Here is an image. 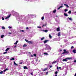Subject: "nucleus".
Returning <instances> with one entry per match:
<instances>
[{
    "label": "nucleus",
    "instance_id": "f257e3e1",
    "mask_svg": "<svg viewBox=\"0 0 76 76\" xmlns=\"http://www.w3.org/2000/svg\"><path fill=\"white\" fill-rule=\"evenodd\" d=\"M64 52L62 53V54H68L69 53V52L66 51V50L64 49Z\"/></svg>",
    "mask_w": 76,
    "mask_h": 76
},
{
    "label": "nucleus",
    "instance_id": "f03ea898",
    "mask_svg": "<svg viewBox=\"0 0 76 76\" xmlns=\"http://www.w3.org/2000/svg\"><path fill=\"white\" fill-rule=\"evenodd\" d=\"M25 41H26L27 42H28V44H33V42H32V41H29L27 40H26V39H25Z\"/></svg>",
    "mask_w": 76,
    "mask_h": 76
},
{
    "label": "nucleus",
    "instance_id": "7ed1b4c3",
    "mask_svg": "<svg viewBox=\"0 0 76 76\" xmlns=\"http://www.w3.org/2000/svg\"><path fill=\"white\" fill-rule=\"evenodd\" d=\"M11 15H12V14H10L7 17H6L5 18V19H8V18H9L10 17V16H11Z\"/></svg>",
    "mask_w": 76,
    "mask_h": 76
},
{
    "label": "nucleus",
    "instance_id": "20e7f679",
    "mask_svg": "<svg viewBox=\"0 0 76 76\" xmlns=\"http://www.w3.org/2000/svg\"><path fill=\"white\" fill-rule=\"evenodd\" d=\"M48 69V68H45L44 69H42V71L43 72H45V71H46Z\"/></svg>",
    "mask_w": 76,
    "mask_h": 76
},
{
    "label": "nucleus",
    "instance_id": "39448f33",
    "mask_svg": "<svg viewBox=\"0 0 76 76\" xmlns=\"http://www.w3.org/2000/svg\"><path fill=\"white\" fill-rule=\"evenodd\" d=\"M48 41H49L47 40L44 41H43L44 44H46V43H47V42H48Z\"/></svg>",
    "mask_w": 76,
    "mask_h": 76
},
{
    "label": "nucleus",
    "instance_id": "423d86ee",
    "mask_svg": "<svg viewBox=\"0 0 76 76\" xmlns=\"http://www.w3.org/2000/svg\"><path fill=\"white\" fill-rule=\"evenodd\" d=\"M67 58H66L65 59H63L62 60L63 61H67Z\"/></svg>",
    "mask_w": 76,
    "mask_h": 76
},
{
    "label": "nucleus",
    "instance_id": "0eeeda50",
    "mask_svg": "<svg viewBox=\"0 0 76 76\" xmlns=\"http://www.w3.org/2000/svg\"><path fill=\"white\" fill-rule=\"evenodd\" d=\"M57 31H60V28L58 27L56 29Z\"/></svg>",
    "mask_w": 76,
    "mask_h": 76
},
{
    "label": "nucleus",
    "instance_id": "6e6552de",
    "mask_svg": "<svg viewBox=\"0 0 76 76\" xmlns=\"http://www.w3.org/2000/svg\"><path fill=\"white\" fill-rule=\"evenodd\" d=\"M61 33L60 32H59L58 34V37H60V36H61V34H60V33Z\"/></svg>",
    "mask_w": 76,
    "mask_h": 76
},
{
    "label": "nucleus",
    "instance_id": "1a4fd4ad",
    "mask_svg": "<svg viewBox=\"0 0 76 76\" xmlns=\"http://www.w3.org/2000/svg\"><path fill=\"white\" fill-rule=\"evenodd\" d=\"M76 50L75 49L73 50L72 51V52L73 53H76Z\"/></svg>",
    "mask_w": 76,
    "mask_h": 76
},
{
    "label": "nucleus",
    "instance_id": "9d476101",
    "mask_svg": "<svg viewBox=\"0 0 76 76\" xmlns=\"http://www.w3.org/2000/svg\"><path fill=\"white\" fill-rule=\"evenodd\" d=\"M14 64L15 65V66H18V65L16 64V62H15V61H14Z\"/></svg>",
    "mask_w": 76,
    "mask_h": 76
},
{
    "label": "nucleus",
    "instance_id": "9b49d317",
    "mask_svg": "<svg viewBox=\"0 0 76 76\" xmlns=\"http://www.w3.org/2000/svg\"><path fill=\"white\" fill-rule=\"evenodd\" d=\"M23 68L24 69H28V67L26 66H24L23 67Z\"/></svg>",
    "mask_w": 76,
    "mask_h": 76
},
{
    "label": "nucleus",
    "instance_id": "f8f14e48",
    "mask_svg": "<svg viewBox=\"0 0 76 76\" xmlns=\"http://www.w3.org/2000/svg\"><path fill=\"white\" fill-rule=\"evenodd\" d=\"M19 41H16L15 42V43H14V45H17V44H18V42Z\"/></svg>",
    "mask_w": 76,
    "mask_h": 76
},
{
    "label": "nucleus",
    "instance_id": "ddd939ff",
    "mask_svg": "<svg viewBox=\"0 0 76 76\" xmlns=\"http://www.w3.org/2000/svg\"><path fill=\"white\" fill-rule=\"evenodd\" d=\"M10 49V48H7V49H6L5 50V51H6V52H7V51H8Z\"/></svg>",
    "mask_w": 76,
    "mask_h": 76
},
{
    "label": "nucleus",
    "instance_id": "4468645a",
    "mask_svg": "<svg viewBox=\"0 0 76 76\" xmlns=\"http://www.w3.org/2000/svg\"><path fill=\"white\" fill-rule=\"evenodd\" d=\"M64 15L65 16H68L69 15H67V14H66L65 13H64Z\"/></svg>",
    "mask_w": 76,
    "mask_h": 76
},
{
    "label": "nucleus",
    "instance_id": "2eb2a0df",
    "mask_svg": "<svg viewBox=\"0 0 76 76\" xmlns=\"http://www.w3.org/2000/svg\"><path fill=\"white\" fill-rule=\"evenodd\" d=\"M64 6H66L67 7H68V8H69V6H68V5L66 4H64Z\"/></svg>",
    "mask_w": 76,
    "mask_h": 76
},
{
    "label": "nucleus",
    "instance_id": "dca6fc26",
    "mask_svg": "<svg viewBox=\"0 0 76 76\" xmlns=\"http://www.w3.org/2000/svg\"><path fill=\"white\" fill-rule=\"evenodd\" d=\"M68 60H70L71 59H72V58H66Z\"/></svg>",
    "mask_w": 76,
    "mask_h": 76
},
{
    "label": "nucleus",
    "instance_id": "f3484780",
    "mask_svg": "<svg viewBox=\"0 0 76 76\" xmlns=\"http://www.w3.org/2000/svg\"><path fill=\"white\" fill-rule=\"evenodd\" d=\"M68 19H69V20H72V18H70L69 17L68 18Z\"/></svg>",
    "mask_w": 76,
    "mask_h": 76
},
{
    "label": "nucleus",
    "instance_id": "a211bd4d",
    "mask_svg": "<svg viewBox=\"0 0 76 76\" xmlns=\"http://www.w3.org/2000/svg\"><path fill=\"white\" fill-rule=\"evenodd\" d=\"M57 63V61H53L52 63V64H55V63Z\"/></svg>",
    "mask_w": 76,
    "mask_h": 76
},
{
    "label": "nucleus",
    "instance_id": "6ab92c4d",
    "mask_svg": "<svg viewBox=\"0 0 76 76\" xmlns=\"http://www.w3.org/2000/svg\"><path fill=\"white\" fill-rule=\"evenodd\" d=\"M4 37V35H2L1 36V38H3Z\"/></svg>",
    "mask_w": 76,
    "mask_h": 76
},
{
    "label": "nucleus",
    "instance_id": "aec40b11",
    "mask_svg": "<svg viewBox=\"0 0 76 76\" xmlns=\"http://www.w3.org/2000/svg\"><path fill=\"white\" fill-rule=\"evenodd\" d=\"M56 12V10H54L53 11V13H55Z\"/></svg>",
    "mask_w": 76,
    "mask_h": 76
},
{
    "label": "nucleus",
    "instance_id": "412c9836",
    "mask_svg": "<svg viewBox=\"0 0 76 76\" xmlns=\"http://www.w3.org/2000/svg\"><path fill=\"white\" fill-rule=\"evenodd\" d=\"M43 31H44L45 32H48V30H43Z\"/></svg>",
    "mask_w": 76,
    "mask_h": 76
},
{
    "label": "nucleus",
    "instance_id": "4be33fe9",
    "mask_svg": "<svg viewBox=\"0 0 76 76\" xmlns=\"http://www.w3.org/2000/svg\"><path fill=\"white\" fill-rule=\"evenodd\" d=\"M48 47H49V48H48V50H51V48L49 46H48Z\"/></svg>",
    "mask_w": 76,
    "mask_h": 76
},
{
    "label": "nucleus",
    "instance_id": "5701e85b",
    "mask_svg": "<svg viewBox=\"0 0 76 76\" xmlns=\"http://www.w3.org/2000/svg\"><path fill=\"white\" fill-rule=\"evenodd\" d=\"M49 37L50 38H52V36H51V34H49Z\"/></svg>",
    "mask_w": 76,
    "mask_h": 76
},
{
    "label": "nucleus",
    "instance_id": "b1692460",
    "mask_svg": "<svg viewBox=\"0 0 76 76\" xmlns=\"http://www.w3.org/2000/svg\"><path fill=\"white\" fill-rule=\"evenodd\" d=\"M10 60H15V58H12L10 59Z\"/></svg>",
    "mask_w": 76,
    "mask_h": 76
},
{
    "label": "nucleus",
    "instance_id": "393cba45",
    "mask_svg": "<svg viewBox=\"0 0 76 76\" xmlns=\"http://www.w3.org/2000/svg\"><path fill=\"white\" fill-rule=\"evenodd\" d=\"M71 12H72L71 11V10H70L69 11L68 13L69 14H71Z\"/></svg>",
    "mask_w": 76,
    "mask_h": 76
},
{
    "label": "nucleus",
    "instance_id": "a878e982",
    "mask_svg": "<svg viewBox=\"0 0 76 76\" xmlns=\"http://www.w3.org/2000/svg\"><path fill=\"white\" fill-rule=\"evenodd\" d=\"M47 26V24H46L45 25H43L42 26V27H44V26Z\"/></svg>",
    "mask_w": 76,
    "mask_h": 76
},
{
    "label": "nucleus",
    "instance_id": "bb28decb",
    "mask_svg": "<svg viewBox=\"0 0 76 76\" xmlns=\"http://www.w3.org/2000/svg\"><path fill=\"white\" fill-rule=\"evenodd\" d=\"M26 46H27V45H26L24 44L23 45V47H26Z\"/></svg>",
    "mask_w": 76,
    "mask_h": 76
},
{
    "label": "nucleus",
    "instance_id": "cd10ccee",
    "mask_svg": "<svg viewBox=\"0 0 76 76\" xmlns=\"http://www.w3.org/2000/svg\"><path fill=\"white\" fill-rule=\"evenodd\" d=\"M45 39V37H43L41 39V40H43V39Z\"/></svg>",
    "mask_w": 76,
    "mask_h": 76
},
{
    "label": "nucleus",
    "instance_id": "c85d7f7f",
    "mask_svg": "<svg viewBox=\"0 0 76 76\" xmlns=\"http://www.w3.org/2000/svg\"><path fill=\"white\" fill-rule=\"evenodd\" d=\"M44 55H47V56L48 55V53H44Z\"/></svg>",
    "mask_w": 76,
    "mask_h": 76
},
{
    "label": "nucleus",
    "instance_id": "c756f323",
    "mask_svg": "<svg viewBox=\"0 0 76 76\" xmlns=\"http://www.w3.org/2000/svg\"><path fill=\"white\" fill-rule=\"evenodd\" d=\"M67 11H68V9H65V10H64V11H65V12H67Z\"/></svg>",
    "mask_w": 76,
    "mask_h": 76
},
{
    "label": "nucleus",
    "instance_id": "7c9ffc66",
    "mask_svg": "<svg viewBox=\"0 0 76 76\" xmlns=\"http://www.w3.org/2000/svg\"><path fill=\"white\" fill-rule=\"evenodd\" d=\"M2 28L3 29H5V28L4 26H2Z\"/></svg>",
    "mask_w": 76,
    "mask_h": 76
},
{
    "label": "nucleus",
    "instance_id": "2f4dec72",
    "mask_svg": "<svg viewBox=\"0 0 76 76\" xmlns=\"http://www.w3.org/2000/svg\"><path fill=\"white\" fill-rule=\"evenodd\" d=\"M41 19L42 20H44V17H42Z\"/></svg>",
    "mask_w": 76,
    "mask_h": 76
},
{
    "label": "nucleus",
    "instance_id": "473e14b6",
    "mask_svg": "<svg viewBox=\"0 0 76 76\" xmlns=\"http://www.w3.org/2000/svg\"><path fill=\"white\" fill-rule=\"evenodd\" d=\"M58 73V72L57 71H56L55 72V74L57 75V74Z\"/></svg>",
    "mask_w": 76,
    "mask_h": 76
},
{
    "label": "nucleus",
    "instance_id": "72a5a7b5",
    "mask_svg": "<svg viewBox=\"0 0 76 76\" xmlns=\"http://www.w3.org/2000/svg\"><path fill=\"white\" fill-rule=\"evenodd\" d=\"M30 74H31V75H34V73L32 72L31 73H30Z\"/></svg>",
    "mask_w": 76,
    "mask_h": 76
},
{
    "label": "nucleus",
    "instance_id": "f704fd0d",
    "mask_svg": "<svg viewBox=\"0 0 76 76\" xmlns=\"http://www.w3.org/2000/svg\"><path fill=\"white\" fill-rule=\"evenodd\" d=\"M7 52H5L3 53L4 54H7Z\"/></svg>",
    "mask_w": 76,
    "mask_h": 76
},
{
    "label": "nucleus",
    "instance_id": "c9c22d12",
    "mask_svg": "<svg viewBox=\"0 0 76 76\" xmlns=\"http://www.w3.org/2000/svg\"><path fill=\"white\" fill-rule=\"evenodd\" d=\"M34 57H37V54H34Z\"/></svg>",
    "mask_w": 76,
    "mask_h": 76
},
{
    "label": "nucleus",
    "instance_id": "e433bc0d",
    "mask_svg": "<svg viewBox=\"0 0 76 76\" xmlns=\"http://www.w3.org/2000/svg\"><path fill=\"white\" fill-rule=\"evenodd\" d=\"M3 73V71H1L0 72V74H2Z\"/></svg>",
    "mask_w": 76,
    "mask_h": 76
},
{
    "label": "nucleus",
    "instance_id": "4c0bfd02",
    "mask_svg": "<svg viewBox=\"0 0 76 76\" xmlns=\"http://www.w3.org/2000/svg\"><path fill=\"white\" fill-rule=\"evenodd\" d=\"M46 75H48V72H46Z\"/></svg>",
    "mask_w": 76,
    "mask_h": 76
},
{
    "label": "nucleus",
    "instance_id": "58836bf2",
    "mask_svg": "<svg viewBox=\"0 0 76 76\" xmlns=\"http://www.w3.org/2000/svg\"><path fill=\"white\" fill-rule=\"evenodd\" d=\"M63 7V6H61L59 7H60V8H61Z\"/></svg>",
    "mask_w": 76,
    "mask_h": 76
},
{
    "label": "nucleus",
    "instance_id": "ea45409f",
    "mask_svg": "<svg viewBox=\"0 0 76 76\" xmlns=\"http://www.w3.org/2000/svg\"><path fill=\"white\" fill-rule=\"evenodd\" d=\"M73 48H74V47L73 46H72L71 47V49H72Z\"/></svg>",
    "mask_w": 76,
    "mask_h": 76
},
{
    "label": "nucleus",
    "instance_id": "a19ab883",
    "mask_svg": "<svg viewBox=\"0 0 76 76\" xmlns=\"http://www.w3.org/2000/svg\"><path fill=\"white\" fill-rule=\"evenodd\" d=\"M37 28H41V27H40V26H37Z\"/></svg>",
    "mask_w": 76,
    "mask_h": 76
},
{
    "label": "nucleus",
    "instance_id": "79ce46f5",
    "mask_svg": "<svg viewBox=\"0 0 76 76\" xmlns=\"http://www.w3.org/2000/svg\"><path fill=\"white\" fill-rule=\"evenodd\" d=\"M20 32H24V31L20 30Z\"/></svg>",
    "mask_w": 76,
    "mask_h": 76
},
{
    "label": "nucleus",
    "instance_id": "37998d69",
    "mask_svg": "<svg viewBox=\"0 0 76 76\" xmlns=\"http://www.w3.org/2000/svg\"><path fill=\"white\" fill-rule=\"evenodd\" d=\"M8 28L9 29H11V28H12V27L9 26Z\"/></svg>",
    "mask_w": 76,
    "mask_h": 76
},
{
    "label": "nucleus",
    "instance_id": "c03bdc74",
    "mask_svg": "<svg viewBox=\"0 0 76 76\" xmlns=\"http://www.w3.org/2000/svg\"><path fill=\"white\" fill-rule=\"evenodd\" d=\"M2 20H4V18L3 17H2Z\"/></svg>",
    "mask_w": 76,
    "mask_h": 76
},
{
    "label": "nucleus",
    "instance_id": "a18cd8bd",
    "mask_svg": "<svg viewBox=\"0 0 76 76\" xmlns=\"http://www.w3.org/2000/svg\"><path fill=\"white\" fill-rule=\"evenodd\" d=\"M23 64V62H20V63H19V64Z\"/></svg>",
    "mask_w": 76,
    "mask_h": 76
},
{
    "label": "nucleus",
    "instance_id": "49530a36",
    "mask_svg": "<svg viewBox=\"0 0 76 76\" xmlns=\"http://www.w3.org/2000/svg\"><path fill=\"white\" fill-rule=\"evenodd\" d=\"M29 29V28H28V27H27L26 28V29Z\"/></svg>",
    "mask_w": 76,
    "mask_h": 76
},
{
    "label": "nucleus",
    "instance_id": "de8ad7c7",
    "mask_svg": "<svg viewBox=\"0 0 76 76\" xmlns=\"http://www.w3.org/2000/svg\"><path fill=\"white\" fill-rule=\"evenodd\" d=\"M60 9V7H58V8L57 9H58V10H59V9Z\"/></svg>",
    "mask_w": 76,
    "mask_h": 76
},
{
    "label": "nucleus",
    "instance_id": "09e8293b",
    "mask_svg": "<svg viewBox=\"0 0 76 76\" xmlns=\"http://www.w3.org/2000/svg\"><path fill=\"white\" fill-rule=\"evenodd\" d=\"M16 47H17V46L16 45H15V46H14V48H15Z\"/></svg>",
    "mask_w": 76,
    "mask_h": 76
},
{
    "label": "nucleus",
    "instance_id": "8fccbe9b",
    "mask_svg": "<svg viewBox=\"0 0 76 76\" xmlns=\"http://www.w3.org/2000/svg\"><path fill=\"white\" fill-rule=\"evenodd\" d=\"M51 67H52V66H50V68H51Z\"/></svg>",
    "mask_w": 76,
    "mask_h": 76
},
{
    "label": "nucleus",
    "instance_id": "3c124183",
    "mask_svg": "<svg viewBox=\"0 0 76 76\" xmlns=\"http://www.w3.org/2000/svg\"><path fill=\"white\" fill-rule=\"evenodd\" d=\"M5 70L6 71V70H8V68H6V69H5Z\"/></svg>",
    "mask_w": 76,
    "mask_h": 76
},
{
    "label": "nucleus",
    "instance_id": "603ef678",
    "mask_svg": "<svg viewBox=\"0 0 76 76\" xmlns=\"http://www.w3.org/2000/svg\"><path fill=\"white\" fill-rule=\"evenodd\" d=\"M74 62L76 63V60H74Z\"/></svg>",
    "mask_w": 76,
    "mask_h": 76
},
{
    "label": "nucleus",
    "instance_id": "864d4df0",
    "mask_svg": "<svg viewBox=\"0 0 76 76\" xmlns=\"http://www.w3.org/2000/svg\"><path fill=\"white\" fill-rule=\"evenodd\" d=\"M60 51H62V50L61 49H60Z\"/></svg>",
    "mask_w": 76,
    "mask_h": 76
},
{
    "label": "nucleus",
    "instance_id": "5fc2aeb1",
    "mask_svg": "<svg viewBox=\"0 0 76 76\" xmlns=\"http://www.w3.org/2000/svg\"><path fill=\"white\" fill-rule=\"evenodd\" d=\"M6 70H5H5H4V71H3V72H6Z\"/></svg>",
    "mask_w": 76,
    "mask_h": 76
},
{
    "label": "nucleus",
    "instance_id": "6e6d98bb",
    "mask_svg": "<svg viewBox=\"0 0 76 76\" xmlns=\"http://www.w3.org/2000/svg\"><path fill=\"white\" fill-rule=\"evenodd\" d=\"M31 57H33V56L32 55H31Z\"/></svg>",
    "mask_w": 76,
    "mask_h": 76
},
{
    "label": "nucleus",
    "instance_id": "4d7b16f0",
    "mask_svg": "<svg viewBox=\"0 0 76 76\" xmlns=\"http://www.w3.org/2000/svg\"><path fill=\"white\" fill-rule=\"evenodd\" d=\"M8 34H11L12 33H11L9 32Z\"/></svg>",
    "mask_w": 76,
    "mask_h": 76
},
{
    "label": "nucleus",
    "instance_id": "13d9d810",
    "mask_svg": "<svg viewBox=\"0 0 76 76\" xmlns=\"http://www.w3.org/2000/svg\"><path fill=\"white\" fill-rule=\"evenodd\" d=\"M57 69H58V67L57 66Z\"/></svg>",
    "mask_w": 76,
    "mask_h": 76
},
{
    "label": "nucleus",
    "instance_id": "bf43d9fd",
    "mask_svg": "<svg viewBox=\"0 0 76 76\" xmlns=\"http://www.w3.org/2000/svg\"><path fill=\"white\" fill-rule=\"evenodd\" d=\"M59 69H61V67H59Z\"/></svg>",
    "mask_w": 76,
    "mask_h": 76
},
{
    "label": "nucleus",
    "instance_id": "052dcab7",
    "mask_svg": "<svg viewBox=\"0 0 76 76\" xmlns=\"http://www.w3.org/2000/svg\"><path fill=\"white\" fill-rule=\"evenodd\" d=\"M55 76H57V75H55Z\"/></svg>",
    "mask_w": 76,
    "mask_h": 76
},
{
    "label": "nucleus",
    "instance_id": "680f3d73",
    "mask_svg": "<svg viewBox=\"0 0 76 76\" xmlns=\"http://www.w3.org/2000/svg\"><path fill=\"white\" fill-rule=\"evenodd\" d=\"M61 5L63 6V4H61Z\"/></svg>",
    "mask_w": 76,
    "mask_h": 76
},
{
    "label": "nucleus",
    "instance_id": "e2e57ef3",
    "mask_svg": "<svg viewBox=\"0 0 76 76\" xmlns=\"http://www.w3.org/2000/svg\"><path fill=\"white\" fill-rule=\"evenodd\" d=\"M29 53L30 54H31V53L29 52Z\"/></svg>",
    "mask_w": 76,
    "mask_h": 76
},
{
    "label": "nucleus",
    "instance_id": "0e129e2a",
    "mask_svg": "<svg viewBox=\"0 0 76 76\" xmlns=\"http://www.w3.org/2000/svg\"><path fill=\"white\" fill-rule=\"evenodd\" d=\"M75 13H76V12H75Z\"/></svg>",
    "mask_w": 76,
    "mask_h": 76
}]
</instances>
